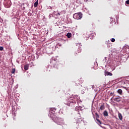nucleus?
I'll return each mask as SVG.
<instances>
[{"instance_id":"9b49d317","label":"nucleus","mask_w":129,"mask_h":129,"mask_svg":"<svg viewBox=\"0 0 129 129\" xmlns=\"http://www.w3.org/2000/svg\"><path fill=\"white\" fill-rule=\"evenodd\" d=\"M38 0L34 3V8H37L38 7Z\"/></svg>"},{"instance_id":"412c9836","label":"nucleus","mask_w":129,"mask_h":129,"mask_svg":"<svg viewBox=\"0 0 129 129\" xmlns=\"http://www.w3.org/2000/svg\"><path fill=\"white\" fill-rule=\"evenodd\" d=\"M126 5H129V0H127L125 2Z\"/></svg>"},{"instance_id":"423d86ee","label":"nucleus","mask_w":129,"mask_h":129,"mask_svg":"<svg viewBox=\"0 0 129 129\" xmlns=\"http://www.w3.org/2000/svg\"><path fill=\"white\" fill-rule=\"evenodd\" d=\"M77 96H74V100L72 101L73 103H76V100H77Z\"/></svg>"},{"instance_id":"b1692460","label":"nucleus","mask_w":129,"mask_h":129,"mask_svg":"<svg viewBox=\"0 0 129 129\" xmlns=\"http://www.w3.org/2000/svg\"><path fill=\"white\" fill-rule=\"evenodd\" d=\"M13 12H16V10H15V9H13Z\"/></svg>"},{"instance_id":"f3484780","label":"nucleus","mask_w":129,"mask_h":129,"mask_svg":"<svg viewBox=\"0 0 129 129\" xmlns=\"http://www.w3.org/2000/svg\"><path fill=\"white\" fill-rule=\"evenodd\" d=\"M111 42H112L113 43L114 42H115V39L114 38H112L111 40Z\"/></svg>"},{"instance_id":"aec40b11","label":"nucleus","mask_w":129,"mask_h":129,"mask_svg":"<svg viewBox=\"0 0 129 129\" xmlns=\"http://www.w3.org/2000/svg\"><path fill=\"white\" fill-rule=\"evenodd\" d=\"M81 52V49L80 48L78 49V53H80Z\"/></svg>"},{"instance_id":"7ed1b4c3","label":"nucleus","mask_w":129,"mask_h":129,"mask_svg":"<svg viewBox=\"0 0 129 129\" xmlns=\"http://www.w3.org/2000/svg\"><path fill=\"white\" fill-rule=\"evenodd\" d=\"M113 100L114 101H116V102H119V101H121V97L117 96V97L114 98Z\"/></svg>"},{"instance_id":"6e6552de","label":"nucleus","mask_w":129,"mask_h":129,"mask_svg":"<svg viewBox=\"0 0 129 129\" xmlns=\"http://www.w3.org/2000/svg\"><path fill=\"white\" fill-rule=\"evenodd\" d=\"M118 117L120 120H122V115H121V113H118Z\"/></svg>"},{"instance_id":"f8f14e48","label":"nucleus","mask_w":129,"mask_h":129,"mask_svg":"<svg viewBox=\"0 0 129 129\" xmlns=\"http://www.w3.org/2000/svg\"><path fill=\"white\" fill-rule=\"evenodd\" d=\"M13 119L14 120H16V112H14V113L13 114Z\"/></svg>"},{"instance_id":"20e7f679","label":"nucleus","mask_w":129,"mask_h":129,"mask_svg":"<svg viewBox=\"0 0 129 129\" xmlns=\"http://www.w3.org/2000/svg\"><path fill=\"white\" fill-rule=\"evenodd\" d=\"M56 122L58 124H59V125L63 124V120L61 119H58Z\"/></svg>"},{"instance_id":"4468645a","label":"nucleus","mask_w":129,"mask_h":129,"mask_svg":"<svg viewBox=\"0 0 129 129\" xmlns=\"http://www.w3.org/2000/svg\"><path fill=\"white\" fill-rule=\"evenodd\" d=\"M67 37H68V38H71V33H68L67 34Z\"/></svg>"},{"instance_id":"0eeeda50","label":"nucleus","mask_w":129,"mask_h":129,"mask_svg":"<svg viewBox=\"0 0 129 129\" xmlns=\"http://www.w3.org/2000/svg\"><path fill=\"white\" fill-rule=\"evenodd\" d=\"M24 69L25 70H28L29 69V64H26L24 66Z\"/></svg>"},{"instance_id":"5701e85b","label":"nucleus","mask_w":129,"mask_h":129,"mask_svg":"<svg viewBox=\"0 0 129 129\" xmlns=\"http://www.w3.org/2000/svg\"><path fill=\"white\" fill-rule=\"evenodd\" d=\"M96 115H97V117H99V115H98V114L97 113H96Z\"/></svg>"},{"instance_id":"4be33fe9","label":"nucleus","mask_w":129,"mask_h":129,"mask_svg":"<svg viewBox=\"0 0 129 129\" xmlns=\"http://www.w3.org/2000/svg\"><path fill=\"white\" fill-rule=\"evenodd\" d=\"M28 16H29V17H31V16H32V13H29Z\"/></svg>"},{"instance_id":"6ab92c4d","label":"nucleus","mask_w":129,"mask_h":129,"mask_svg":"<svg viewBox=\"0 0 129 129\" xmlns=\"http://www.w3.org/2000/svg\"><path fill=\"white\" fill-rule=\"evenodd\" d=\"M82 82H83V81L81 80V81H79V82H78V84H80V83H82Z\"/></svg>"},{"instance_id":"a211bd4d","label":"nucleus","mask_w":129,"mask_h":129,"mask_svg":"<svg viewBox=\"0 0 129 129\" xmlns=\"http://www.w3.org/2000/svg\"><path fill=\"white\" fill-rule=\"evenodd\" d=\"M3 50H4V47L1 46L0 47V51H3Z\"/></svg>"},{"instance_id":"2eb2a0df","label":"nucleus","mask_w":129,"mask_h":129,"mask_svg":"<svg viewBox=\"0 0 129 129\" xmlns=\"http://www.w3.org/2000/svg\"><path fill=\"white\" fill-rule=\"evenodd\" d=\"M97 121L100 124H101V121L99 119H97Z\"/></svg>"},{"instance_id":"393cba45","label":"nucleus","mask_w":129,"mask_h":129,"mask_svg":"<svg viewBox=\"0 0 129 129\" xmlns=\"http://www.w3.org/2000/svg\"><path fill=\"white\" fill-rule=\"evenodd\" d=\"M58 15H60V14L58 13Z\"/></svg>"},{"instance_id":"39448f33","label":"nucleus","mask_w":129,"mask_h":129,"mask_svg":"<svg viewBox=\"0 0 129 129\" xmlns=\"http://www.w3.org/2000/svg\"><path fill=\"white\" fill-rule=\"evenodd\" d=\"M117 92L120 95H122V90L119 89L117 90Z\"/></svg>"},{"instance_id":"f257e3e1","label":"nucleus","mask_w":129,"mask_h":129,"mask_svg":"<svg viewBox=\"0 0 129 129\" xmlns=\"http://www.w3.org/2000/svg\"><path fill=\"white\" fill-rule=\"evenodd\" d=\"M73 18L75 20H81L82 18V13H75L73 15Z\"/></svg>"},{"instance_id":"f03ea898","label":"nucleus","mask_w":129,"mask_h":129,"mask_svg":"<svg viewBox=\"0 0 129 129\" xmlns=\"http://www.w3.org/2000/svg\"><path fill=\"white\" fill-rule=\"evenodd\" d=\"M4 5L5 8L9 9V8H11V6H12V2L11 0H5L4 2Z\"/></svg>"},{"instance_id":"9d476101","label":"nucleus","mask_w":129,"mask_h":129,"mask_svg":"<svg viewBox=\"0 0 129 129\" xmlns=\"http://www.w3.org/2000/svg\"><path fill=\"white\" fill-rule=\"evenodd\" d=\"M103 114L105 116H108V112L106 110L104 111Z\"/></svg>"},{"instance_id":"1a4fd4ad","label":"nucleus","mask_w":129,"mask_h":129,"mask_svg":"<svg viewBox=\"0 0 129 129\" xmlns=\"http://www.w3.org/2000/svg\"><path fill=\"white\" fill-rule=\"evenodd\" d=\"M106 75H107V76H112V73L109 72H106Z\"/></svg>"},{"instance_id":"ddd939ff","label":"nucleus","mask_w":129,"mask_h":129,"mask_svg":"<svg viewBox=\"0 0 129 129\" xmlns=\"http://www.w3.org/2000/svg\"><path fill=\"white\" fill-rule=\"evenodd\" d=\"M105 107H104V105H102L100 107V109L101 110H103V109H104Z\"/></svg>"},{"instance_id":"dca6fc26","label":"nucleus","mask_w":129,"mask_h":129,"mask_svg":"<svg viewBox=\"0 0 129 129\" xmlns=\"http://www.w3.org/2000/svg\"><path fill=\"white\" fill-rule=\"evenodd\" d=\"M15 69H12V74H14V73H15Z\"/></svg>"}]
</instances>
